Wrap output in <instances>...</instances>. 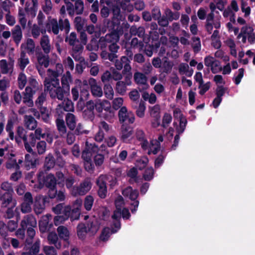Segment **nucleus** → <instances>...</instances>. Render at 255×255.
<instances>
[{"label":"nucleus","instance_id":"obj_37","mask_svg":"<svg viewBox=\"0 0 255 255\" xmlns=\"http://www.w3.org/2000/svg\"><path fill=\"white\" fill-rule=\"evenodd\" d=\"M127 87L126 84L124 81H118L116 84L115 90L119 94L124 95L127 90Z\"/></svg>","mask_w":255,"mask_h":255},{"label":"nucleus","instance_id":"obj_48","mask_svg":"<svg viewBox=\"0 0 255 255\" xmlns=\"http://www.w3.org/2000/svg\"><path fill=\"white\" fill-rule=\"evenodd\" d=\"M110 237V229L109 227H105L103 229L99 237V240L103 242L108 240Z\"/></svg>","mask_w":255,"mask_h":255},{"label":"nucleus","instance_id":"obj_58","mask_svg":"<svg viewBox=\"0 0 255 255\" xmlns=\"http://www.w3.org/2000/svg\"><path fill=\"white\" fill-rule=\"evenodd\" d=\"M124 100L123 98L119 97L114 99L112 102L113 108L117 110L121 108L123 105Z\"/></svg>","mask_w":255,"mask_h":255},{"label":"nucleus","instance_id":"obj_11","mask_svg":"<svg viewBox=\"0 0 255 255\" xmlns=\"http://www.w3.org/2000/svg\"><path fill=\"white\" fill-rule=\"evenodd\" d=\"M126 193L128 194L129 198L132 201V203H130V205L133 207L131 208L130 210L131 213L134 214L136 212L139 205V201L136 200L139 195L138 191L137 190H133L131 188H129L124 191V195L125 196Z\"/></svg>","mask_w":255,"mask_h":255},{"label":"nucleus","instance_id":"obj_41","mask_svg":"<svg viewBox=\"0 0 255 255\" xmlns=\"http://www.w3.org/2000/svg\"><path fill=\"white\" fill-rule=\"evenodd\" d=\"M86 20L80 16H77L74 20L75 26L79 31H82L86 24Z\"/></svg>","mask_w":255,"mask_h":255},{"label":"nucleus","instance_id":"obj_15","mask_svg":"<svg viewBox=\"0 0 255 255\" xmlns=\"http://www.w3.org/2000/svg\"><path fill=\"white\" fill-rule=\"evenodd\" d=\"M89 84L91 87L92 95L95 97H101L103 95V92L100 86L97 84L96 80L91 78L89 80Z\"/></svg>","mask_w":255,"mask_h":255},{"label":"nucleus","instance_id":"obj_42","mask_svg":"<svg viewBox=\"0 0 255 255\" xmlns=\"http://www.w3.org/2000/svg\"><path fill=\"white\" fill-rule=\"evenodd\" d=\"M88 83L89 82H88L86 80H84L82 83L83 87L82 88L81 86L79 88L81 90V99L82 100L86 99L89 95L88 90H87Z\"/></svg>","mask_w":255,"mask_h":255},{"label":"nucleus","instance_id":"obj_14","mask_svg":"<svg viewBox=\"0 0 255 255\" xmlns=\"http://www.w3.org/2000/svg\"><path fill=\"white\" fill-rule=\"evenodd\" d=\"M5 154L8 155V158L9 159H10V161L6 164V167L7 168H11L14 167L18 168L19 166L17 165L16 160L14 159H11L12 157L14 156V154L12 153L8 154L7 147L4 148H0V165L3 162V156Z\"/></svg>","mask_w":255,"mask_h":255},{"label":"nucleus","instance_id":"obj_62","mask_svg":"<svg viewBox=\"0 0 255 255\" xmlns=\"http://www.w3.org/2000/svg\"><path fill=\"white\" fill-rule=\"evenodd\" d=\"M178 121H179V126L176 128V130L179 134H180L183 133L185 129L187 124V120L185 117Z\"/></svg>","mask_w":255,"mask_h":255},{"label":"nucleus","instance_id":"obj_33","mask_svg":"<svg viewBox=\"0 0 255 255\" xmlns=\"http://www.w3.org/2000/svg\"><path fill=\"white\" fill-rule=\"evenodd\" d=\"M66 121L67 126L70 129L73 130L75 128L76 120L73 114L71 113L67 114L66 117Z\"/></svg>","mask_w":255,"mask_h":255},{"label":"nucleus","instance_id":"obj_2","mask_svg":"<svg viewBox=\"0 0 255 255\" xmlns=\"http://www.w3.org/2000/svg\"><path fill=\"white\" fill-rule=\"evenodd\" d=\"M63 72V65L57 63L55 70L48 69L47 76L44 80L45 90L49 92L50 96L52 99L57 98L59 100L64 99V93L62 88L60 86L58 77Z\"/></svg>","mask_w":255,"mask_h":255},{"label":"nucleus","instance_id":"obj_59","mask_svg":"<svg viewBox=\"0 0 255 255\" xmlns=\"http://www.w3.org/2000/svg\"><path fill=\"white\" fill-rule=\"evenodd\" d=\"M24 168L26 170H29L32 167V156L29 154H27L25 156L24 161Z\"/></svg>","mask_w":255,"mask_h":255},{"label":"nucleus","instance_id":"obj_27","mask_svg":"<svg viewBox=\"0 0 255 255\" xmlns=\"http://www.w3.org/2000/svg\"><path fill=\"white\" fill-rule=\"evenodd\" d=\"M178 71L180 75H185L191 77L193 73V70L190 68L189 65L185 63H181L178 66Z\"/></svg>","mask_w":255,"mask_h":255},{"label":"nucleus","instance_id":"obj_20","mask_svg":"<svg viewBox=\"0 0 255 255\" xmlns=\"http://www.w3.org/2000/svg\"><path fill=\"white\" fill-rule=\"evenodd\" d=\"M46 27L48 32H52L55 35L59 33L60 29L59 22H58L56 19L52 18L51 17H48Z\"/></svg>","mask_w":255,"mask_h":255},{"label":"nucleus","instance_id":"obj_19","mask_svg":"<svg viewBox=\"0 0 255 255\" xmlns=\"http://www.w3.org/2000/svg\"><path fill=\"white\" fill-rule=\"evenodd\" d=\"M32 204V195L30 192H27L24 195V202L21 205V211L23 213H27L31 211Z\"/></svg>","mask_w":255,"mask_h":255},{"label":"nucleus","instance_id":"obj_23","mask_svg":"<svg viewBox=\"0 0 255 255\" xmlns=\"http://www.w3.org/2000/svg\"><path fill=\"white\" fill-rule=\"evenodd\" d=\"M86 147L85 149L82 151V158L84 161L87 160H92V156H94L95 153H92L91 151L89 149L90 146L93 145L92 148H98V146L96 145V144H85Z\"/></svg>","mask_w":255,"mask_h":255},{"label":"nucleus","instance_id":"obj_52","mask_svg":"<svg viewBox=\"0 0 255 255\" xmlns=\"http://www.w3.org/2000/svg\"><path fill=\"white\" fill-rule=\"evenodd\" d=\"M67 220H68V218L67 215L65 214V212H64V209L62 215H58L54 217V222L56 226H58L59 225L63 223Z\"/></svg>","mask_w":255,"mask_h":255},{"label":"nucleus","instance_id":"obj_18","mask_svg":"<svg viewBox=\"0 0 255 255\" xmlns=\"http://www.w3.org/2000/svg\"><path fill=\"white\" fill-rule=\"evenodd\" d=\"M97 185L98 187V195L101 199H105L107 194V183L103 179L99 178L96 181Z\"/></svg>","mask_w":255,"mask_h":255},{"label":"nucleus","instance_id":"obj_43","mask_svg":"<svg viewBox=\"0 0 255 255\" xmlns=\"http://www.w3.org/2000/svg\"><path fill=\"white\" fill-rule=\"evenodd\" d=\"M154 171L152 167H147L145 169L143 174V178L147 181H151L154 176Z\"/></svg>","mask_w":255,"mask_h":255},{"label":"nucleus","instance_id":"obj_3","mask_svg":"<svg viewBox=\"0 0 255 255\" xmlns=\"http://www.w3.org/2000/svg\"><path fill=\"white\" fill-rule=\"evenodd\" d=\"M27 229L28 238L26 240H28L30 247H32L30 240L31 239V233L32 232V217L30 215L24 217L20 223V228H19L15 233V236L20 239L23 240L25 238V231ZM26 241H25V244Z\"/></svg>","mask_w":255,"mask_h":255},{"label":"nucleus","instance_id":"obj_24","mask_svg":"<svg viewBox=\"0 0 255 255\" xmlns=\"http://www.w3.org/2000/svg\"><path fill=\"white\" fill-rule=\"evenodd\" d=\"M39 110L40 112V115L38 112L33 109V115L38 119L41 118V119L45 122L47 123L49 119V114L48 110L46 108H41Z\"/></svg>","mask_w":255,"mask_h":255},{"label":"nucleus","instance_id":"obj_57","mask_svg":"<svg viewBox=\"0 0 255 255\" xmlns=\"http://www.w3.org/2000/svg\"><path fill=\"white\" fill-rule=\"evenodd\" d=\"M0 67L2 74H7L10 70L9 65L7 64L6 60L5 59L0 61Z\"/></svg>","mask_w":255,"mask_h":255},{"label":"nucleus","instance_id":"obj_32","mask_svg":"<svg viewBox=\"0 0 255 255\" xmlns=\"http://www.w3.org/2000/svg\"><path fill=\"white\" fill-rule=\"evenodd\" d=\"M225 43L226 45L230 48V54L236 58L237 56V51L236 49V43L234 40L231 38L227 39Z\"/></svg>","mask_w":255,"mask_h":255},{"label":"nucleus","instance_id":"obj_46","mask_svg":"<svg viewBox=\"0 0 255 255\" xmlns=\"http://www.w3.org/2000/svg\"><path fill=\"white\" fill-rule=\"evenodd\" d=\"M166 17L169 21L177 20L179 18L180 13L178 12H173L170 9L167 8L165 11Z\"/></svg>","mask_w":255,"mask_h":255},{"label":"nucleus","instance_id":"obj_25","mask_svg":"<svg viewBox=\"0 0 255 255\" xmlns=\"http://www.w3.org/2000/svg\"><path fill=\"white\" fill-rule=\"evenodd\" d=\"M12 201V195L0 190V201L3 207H7Z\"/></svg>","mask_w":255,"mask_h":255},{"label":"nucleus","instance_id":"obj_64","mask_svg":"<svg viewBox=\"0 0 255 255\" xmlns=\"http://www.w3.org/2000/svg\"><path fill=\"white\" fill-rule=\"evenodd\" d=\"M0 5L3 10L10 13V8L12 6V3L10 0H4L1 2Z\"/></svg>","mask_w":255,"mask_h":255},{"label":"nucleus","instance_id":"obj_63","mask_svg":"<svg viewBox=\"0 0 255 255\" xmlns=\"http://www.w3.org/2000/svg\"><path fill=\"white\" fill-rule=\"evenodd\" d=\"M66 41L68 42L71 45H75L77 42H78L76 34L75 32H71L70 34L66 37Z\"/></svg>","mask_w":255,"mask_h":255},{"label":"nucleus","instance_id":"obj_29","mask_svg":"<svg viewBox=\"0 0 255 255\" xmlns=\"http://www.w3.org/2000/svg\"><path fill=\"white\" fill-rule=\"evenodd\" d=\"M40 45L45 53H49L51 50L50 40L47 35H43L40 40Z\"/></svg>","mask_w":255,"mask_h":255},{"label":"nucleus","instance_id":"obj_45","mask_svg":"<svg viewBox=\"0 0 255 255\" xmlns=\"http://www.w3.org/2000/svg\"><path fill=\"white\" fill-rule=\"evenodd\" d=\"M0 190H2L8 194L12 195L14 192L12 184L8 181H4L1 183L0 186Z\"/></svg>","mask_w":255,"mask_h":255},{"label":"nucleus","instance_id":"obj_26","mask_svg":"<svg viewBox=\"0 0 255 255\" xmlns=\"http://www.w3.org/2000/svg\"><path fill=\"white\" fill-rule=\"evenodd\" d=\"M12 37L16 44H18L21 40L22 34L20 27L17 25L11 30Z\"/></svg>","mask_w":255,"mask_h":255},{"label":"nucleus","instance_id":"obj_39","mask_svg":"<svg viewBox=\"0 0 255 255\" xmlns=\"http://www.w3.org/2000/svg\"><path fill=\"white\" fill-rule=\"evenodd\" d=\"M150 115L153 118H160V107L159 105H155L149 108Z\"/></svg>","mask_w":255,"mask_h":255},{"label":"nucleus","instance_id":"obj_35","mask_svg":"<svg viewBox=\"0 0 255 255\" xmlns=\"http://www.w3.org/2000/svg\"><path fill=\"white\" fill-rule=\"evenodd\" d=\"M104 93L106 98L112 100L114 96V91L112 86L109 84H105L104 86Z\"/></svg>","mask_w":255,"mask_h":255},{"label":"nucleus","instance_id":"obj_28","mask_svg":"<svg viewBox=\"0 0 255 255\" xmlns=\"http://www.w3.org/2000/svg\"><path fill=\"white\" fill-rule=\"evenodd\" d=\"M47 240L49 244L54 245L58 249L61 248V244L60 242H58V236L55 232H50L48 235Z\"/></svg>","mask_w":255,"mask_h":255},{"label":"nucleus","instance_id":"obj_55","mask_svg":"<svg viewBox=\"0 0 255 255\" xmlns=\"http://www.w3.org/2000/svg\"><path fill=\"white\" fill-rule=\"evenodd\" d=\"M86 226L88 229V233H90L92 235H95L98 231V226L93 222L88 223Z\"/></svg>","mask_w":255,"mask_h":255},{"label":"nucleus","instance_id":"obj_5","mask_svg":"<svg viewBox=\"0 0 255 255\" xmlns=\"http://www.w3.org/2000/svg\"><path fill=\"white\" fill-rule=\"evenodd\" d=\"M23 102L25 104L19 110L20 114H27L32 112V88L27 87L23 93Z\"/></svg>","mask_w":255,"mask_h":255},{"label":"nucleus","instance_id":"obj_22","mask_svg":"<svg viewBox=\"0 0 255 255\" xmlns=\"http://www.w3.org/2000/svg\"><path fill=\"white\" fill-rule=\"evenodd\" d=\"M77 235L79 240L84 241L88 233L86 224L84 223H79L76 228Z\"/></svg>","mask_w":255,"mask_h":255},{"label":"nucleus","instance_id":"obj_9","mask_svg":"<svg viewBox=\"0 0 255 255\" xmlns=\"http://www.w3.org/2000/svg\"><path fill=\"white\" fill-rule=\"evenodd\" d=\"M66 8L68 14L73 16L75 14H81L84 10V2L81 0H76L74 5L71 2L66 3Z\"/></svg>","mask_w":255,"mask_h":255},{"label":"nucleus","instance_id":"obj_54","mask_svg":"<svg viewBox=\"0 0 255 255\" xmlns=\"http://www.w3.org/2000/svg\"><path fill=\"white\" fill-rule=\"evenodd\" d=\"M17 133L19 137H15V140L16 142H20V140H19V138H20L23 139V142L24 143H26V137L25 135V131L24 129L22 127H18L17 129Z\"/></svg>","mask_w":255,"mask_h":255},{"label":"nucleus","instance_id":"obj_36","mask_svg":"<svg viewBox=\"0 0 255 255\" xmlns=\"http://www.w3.org/2000/svg\"><path fill=\"white\" fill-rule=\"evenodd\" d=\"M58 107H62L64 111L71 112L74 110V106L72 102L69 99H64L61 104L58 105Z\"/></svg>","mask_w":255,"mask_h":255},{"label":"nucleus","instance_id":"obj_56","mask_svg":"<svg viewBox=\"0 0 255 255\" xmlns=\"http://www.w3.org/2000/svg\"><path fill=\"white\" fill-rule=\"evenodd\" d=\"M46 30L45 29L44 26H36L35 25H33V36L37 37L39 35L40 33H45Z\"/></svg>","mask_w":255,"mask_h":255},{"label":"nucleus","instance_id":"obj_7","mask_svg":"<svg viewBox=\"0 0 255 255\" xmlns=\"http://www.w3.org/2000/svg\"><path fill=\"white\" fill-rule=\"evenodd\" d=\"M238 38H242V41L243 43L246 42L247 39L251 44L255 43V32L251 26H244L241 29V33L238 36Z\"/></svg>","mask_w":255,"mask_h":255},{"label":"nucleus","instance_id":"obj_21","mask_svg":"<svg viewBox=\"0 0 255 255\" xmlns=\"http://www.w3.org/2000/svg\"><path fill=\"white\" fill-rule=\"evenodd\" d=\"M35 138L38 139H46L45 140H41V143H46V142L51 143L52 142V138L51 135L49 133H45L42 132V129L40 128H37L35 131Z\"/></svg>","mask_w":255,"mask_h":255},{"label":"nucleus","instance_id":"obj_30","mask_svg":"<svg viewBox=\"0 0 255 255\" xmlns=\"http://www.w3.org/2000/svg\"><path fill=\"white\" fill-rule=\"evenodd\" d=\"M72 81V76L70 72L67 71L65 74L63 75L61 78V83L62 88L66 89L68 91L70 89L69 83Z\"/></svg>","mask_w":255,"mask_h":255},{"label":"nucleus","instance_id":"obj_51","mask_svg":"<svg viewBox=\"0 0 255 255\" xmlns=\"http://www.w3.org/2000/svg\"><path fill=\"white\" fill-rule=\"evenodd\" d=\"M55 164V159L52 155H49L48 156L46 157L44 166L48 170H49L51 168H53Z\"/></svg>","mask_w":255,"mask_h":255},{"label":"nucleus","instance_id":"obj_47","mask_svg":"<svg viewBox=\"0 0 255 255\" xmlns=\"http://www.w3.org/2000/svg\"><path fill=\"white\" fill-rule=\"evenodd\" d=\"M86 107H87L88 111H87L86 110H85L84 111L85 114L86 115L87 114V113H88L89 118L91 119H93V118H94L93 110H94V108H95V103H94V102H93L92 101H89L87 102L86 103Z\"/></svg>","mask_w":255,"mask_h":255},{"label":"nucleus","instance_id":"obj_17","mask_svg":"<svg viewBox=\"0 0 255 255\" xmlns=\"http://www.w3.org/2000/svg\"><path fill=\"white\" fill-rule=\"evenodd\" d=\"M135 82L139 86H142L143 89H147L149 86L147 83V78L145 74L136 72L133 76Z\"/></svg>","mask_w":255,"mask_h":255},{"label":"nucleus","instance_id":"obj_16","mask_svg":"<svg viewBox=\"0 0 255 255\" xmlns=\"http://www.w3.org/2000/svg\"><path fill=\"white\" fill-rule=\"evenodd\" d=\"M80 210L78 208H72L70 206L64 207V212L67 215L68 219L70 218L71 221L79 219L80 215Z\"/></svg>","mask_w":255,"mask_h":255},{"label":"nucleus","instance_id":"obj_61","mask_svg":"<svg viewBox=\"0 0 255 255\" xmlns=\"http://www.w3.org/2000/svg\"><path fill=\"white\" fill-rule=\"evenodd\" d=\"M192 40V48L194 51L195 53H197L201 50V42L200 38L198 37H194L193 38Z\"/></svg>","mask_w":255,"mask_h":255},{"label":"nucleus","instance_id":"obj_12","mask_svg":"<svg viewBox=\"0 0 255 255\" xmlns=\"http://www.w3.org/2000/svg\"><path fill=\"white\" fill-rule=\"evenodd\" d=\"M204 64L206 67L211 69L212 72L214 74L218 73L222 69L220 62L211 56L205 57Z\"/></svg>","mask_w":255,"mask_h":255},{"label":"nucleus","instance_id":"obj_4","mask_svg":"<svg viewBox=\"0 0 255 255\" xmlns=\"http://www.w3.org/2000/svg\"><path fill=\"white\" fill-rule=\"evenodd\" d=\"M95 109L100 114L104 111L105 114L103 117L109 120L114 116V113L111 111V106L110 102L106 100H97L95 102Z\"/></svg>","mask_w":255,"mask_h":255},{"label":"nucleus","instance_id":"obj_31","mask_svg":"<svg viewBox=\"0 0 255 255\" xmlns=\"http://www.w3.org/2000/svg\"><path fill=\"white\" fill-rule=\"evenodd\" d=\"M57 231L60 239H63L65 241L69 240V232L66 227L60 226L58 227Z\"/></svg>","mask_w":255,"mask_h":255},{"label":"nucleus","instance_id":"obj_60","mask_svg":"<svg viewBox=\"0 0 255 255\" xmlns=\"http://www.w3.org/2000/svg\"><path fill=\"white\" fill-rule=\"evenodd\" d=\"M56 123L59 131L62 133H65L66 129L63 120L58 118L56 120Z\"/></svg>","mask_w":255,"mask_h":255},{"label":"nucleus","instance_id":"obj_13","mask_svg":"<svg viewBox=\"0 0 255 255\" xmlns=\"http://www.w3.org/2000/svg\"><path fill=\"white\" fill-rule=\"evenodd\" d=\"M91 188V183L90 181H84L79 186H74L72 189V194L74 196L84 195Z\"/></svg>","mask_w":255,"mask_h":255},{"label":"nucleus","instance_id":"obj_8","mask_svg":"<svg viewBox=\"0 0 255 255\" xmlns=\"http://www.w3.org/2000/svg\"><path fill=\"white\" fill-rule=\"evenodd\" d=\"M118 116L120 123L125 124H132L135 120L133 113L128 111L125 106H123L120 109Z\"/></svg>","mask_w":255,"mask_h":255},{"label":"nucleus","instance_id":"obj_53","mask_svg":"<svg viewBox=\"0 0 255 255\" xmlns=\"http://www.w3.org/2000/svg\"><path fill=\"white\" fill-rule=\"evenodd\" d=\"M128 61V57L122 56L120 59H116L115 62V66L117 70H121L123 68V66L126 61Z\"/></svg>","mask_w":255,"mask_h":255},{"label":"nucleus","instance_id":"obj_10","mask_svg":"<svg viewBox=\"0 0 255 255\" xmlns=\"http://www.w3.org/2000/svg\"><path fill=\"white\" fill-rule=\"evenodd\" d=\"M104 39L105 41L112 43L109 45L110 51L112 53H117L120 48L119 46L116 44V42L119 40V34L116 32H113L110 34H106Z\"/></svg>","mask_w":255,"mask_h":255},{"label":"nucleus","instance_id":"obj_40","mask_svg":"<svg viewBox=\"0 0 255 255\" xmlns=\"http://www.w3.org/2000/svg\"><path fill=\"white\" fill-rule=\"evenodd\" d=\"M64 17H59V25L60 30L64 29L66 33L69 32L70 25L69 21L67 18L63 19Z\"/></svg>","mask_w":255,"mask_h":255},{"label":"nucleus","instance_id":"obj_38","mask_svg":"<svg viewBox=\"0 0 255 255\" xmlns=\"http://www.w3.org/2000/svg\"><path fill=\"white\" fill-rule=\"evenodd\" d=\"M28 63V58L26 56L25 53L22 52L20 54V57L18 59V65L19 68L23 70Z\"/></svg>","mask_w":255,"mask_h":255},{"label":"nucleus","instance_id":"obj_50","mask_svg":"<svg viewBox=\"0 0 255 255\" xmlns=\"http://www.w3.org/2000/svg\"><path fill=\"white\" fill-rule=\"evenodd\" d=\"M132 134V129L129 127L123 125L122 127V138L123 139L128 138Z\"/></svg>","mask_w":255,"mask_h":255},{"label":"nucleus","instance_id":"obj_1","mask_svg":"<svg viewBox=\"0 0 255 255\" xmlns=\"http://www.w3.org/2000/svg\"><path fill=\"white\" fill-rule=\"evenodd\" d=\"M39 188H42L44 186L48 188V196L38 195L35 198L33 210L37 215L41 214L45 210V204L50 202V199L55 198L57 194L56 187L57 183L56 177L54 175L49 174L42 178V175L39 174L38 176Z\"/></svg>","mask_w":255,"mask_h":255},{"label":"nucleus","instance_id":"obj_44","mask_svg":"<svg viewBox=\"0 0 255 255\" xmlns=\"http://www.w3.org/2000/svg\"><path fill=\"white\" fill-rule=\"evenodd\" d=\"M148 158L146 156H143L141 158L136 160L135 166L139 170L144 169L147 165Z\"/></svg>","mask_w":255,"mask_h":255},{"label":"nucleus","instance_id":"obj_49","mask_svg":"<svg viewBox=\"0 0 255 255\" xmlns=\"http://www.w3.org/2000/svg\"><path fill=\"white\" fill-rule=\"evenodd\" d=\"M94 198L91 195H88L84 200V207L87 211L91 210L94 203Z\"/></svg>","mask_w":255,"mask_h":255},{"label":"nucleus","instance_id":"obj_6","mask_svg":"<svg viewBox=\"0 0 255 255\" xmlns=\"http://www.w3.org/2000/svg\"><path fill=\"white\" fill-rule=\"evenodd\" d=\"M221 16L215 17L214 13H209L206 18L205 29L207 32L211 34L213 28L218 29L221 27Z\"/></svg>","mask_w":255,"mask_h":255},{"label":"nucleus","instance_id":"obj_34","mask_svg":"<svg viewBox=\"0 0 255 255\" xmlns=\"http://www.w3.org/2000/svg\"><path fill=\"white\" fill-rule=\"evenodd\" d=\"M46 219L40 220L39 221V228L41 232L44 233L50 230L51 227L53 226L52 223L49 224L47 221L48 217H46Z\"/></svg>","mask_w":255,"mask_h":255}]
</instances>
